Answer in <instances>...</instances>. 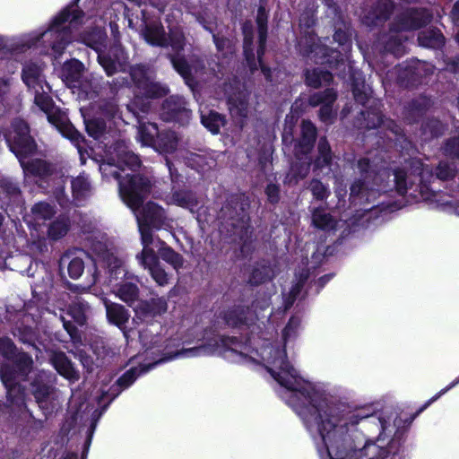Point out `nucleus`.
<instances>
[{
	"label": "nucleus",
	"instance_id": "obj_1",
	"mask_svg": "<svg viewBox=\"0 0 459 459\" xmlns=\"http://www.w3.org/2000/svg\"><path fill=\"white\" fill-rule=\"evenodd\" d=\"M300 319L292 316L281 342L252 335L248 343L218 336L206 346L234 363H263L280 385V397L303 420L321 459H396L394 440L384 433L385 424L360 411L342 414L323 397L321 386L304 377L286 358V346L299 335Z\"/></svg>",
	"mask_w": 459,
	"mask_h": 459
},
{
	"label": "nucleus",
	"instance_id": "obj_2",
	"mask_svg": "<svg viewBox=\"0 0 459 459\" xmlns=\"http://www.w3.org/2000/svg\"><path fill=\"white\" fill-rule=\"evenodd\" d=\"M104 23V18L86 16L78 10L77 4H73L56 15L46 30L29 36L23 45L30 48L41 42L45 54L56 59L73 40L78 39L95 50L100 65L108 75H112L118 70H124L128 57L118 45L114 46L108 54L104 53L107 38L102 30Z\"/></svg>",
	"mask_w": 459,
	"mask_h": 459
},
{
	"label": "nucleus",
	"instance_id": "obj_3",
	"mask_svg": "<svg viewBox=\"0 0 459 459\" xmlns=\"http://www.w3.org/2000/svg\"><path fill=\"white\" fill-rule=\"evenodd\" d=\"M140 166L139 158L131 152L124 141L117 142L105 151L100 171L105 177L108 175L119 179V194L123 202L134 212L138 229L141 234L143 246H150L153 242L150 227L155 229H167L170 227V221L165 210L155 203L149 202L138 210L143 200L151 191V183L147 178L140 175H126L121 179L119 170L126 167L134 171Z\"/></svg>",
	"mask_w": 459,
	"mask_h": 459
},
{
	"label": "nucleus",
	"instance_id": "obj_4",
	"mask_svg": "<svg viewBox=\"0 0 459 459\" xmlns=\"http://www.w3.org/2000/svg\"><path fill=\"white\" fill-rule=\"evenodd\" d=\"M130 74L138 91L132 103L127 106V109L138 118L137 140L142 145L152 147L160 153L174 152L178 144V138L175 132L160 133L155 124L143 122L139 115V111L143 113L149 111L150 99L166 95L168 89L148 77L143 66L132 68Z\"/></svg>",
	"mask_w": 459,
	"mask_h": 459
},
{
	"label": "nucleus",
	"instance_id": "obj_5",
	"mask_svg": "<svg viewBox=\"0 0 459 459\" xmlns=\"http://www.w3.org/2000/svg\"><path fill=\"white\" fill-rule=\"evenodd\" d=\"M5 140L10 150L18 158L25 178H48V181L56 186L54 194L60 205L64 206L65 203L63 197L64 177L60 176L58 172H54L52 167L46 161L35 157L37 146L29 134L27 124L21 119L14 120L5 134Z\"/></svg>",
	"mask_w": 459,
	"mask_h": 459
},
{
	"label": "nucleus",
	"instance_id": "obj_6",
	"mask_svg": "<svg viewBox=\"0 0 459 459\" xmlns=\"http://www.w3.org/2000/svg\"><path fill=\"white\" fill-rule=\"evenodd\" d=\"M167 329L161 327L159 324H151L139 333V338L142 345L146 350L157 348L158 352L163 353V358L156 360L154 363L143 365L140 368H134L126 371L119 379L117 384L126 388L131 385L135 379L142 374L148 372L155 365L177 358H192L203 355H210L213 351L210 346L200 344L192 348H182L177 351H171L169 349L176 346V340L168 336Z\"/></svg>",
	"mask_w": 459,
	"mask_h": 459
},
{
	"label": "nucleus",
	"instance_id": "obj_7",
	"mask_svg": "<svg viewBox=\"0 0 459 459\" xmlns=\"http://www.w3.org/2000/svg\"><path fill=\"white\" fill-rule=\"evenodd\" d=\"M41 64L29 62L22 69V81L34 94L35 104L47 115L48 120L65 137L70 139L79 147L82 140L81 134L69 122L65 112L55 107L51 97L48 95L50 87L47 83L42 74Z\"/></svg>",
	"mask_w": 459,
	"mask_h": 459
},
{
	"label": "nucleus",
	"instance_id": "obj_8",
	"mask_svg": "<svg viewBox=\"0 0 459 459\" xmlns=\"http://www.w3.org/2000/svg\"><path fill=\"white\" fill-rule=\"evenodd\" d=\"M92 250L97 255L98 262L107 267L108 284L111 291L131 306L138 299L139 290L134 281V277L126 272L123 261L101 243L93 244Z\"/></svg>",
	"mask_w": 459,
	"mask_h": 459
},
{
	"label": "nucleus",
	"instance_id": "obj_9",
	"mask_svg": "<svg viewBox=\"0 0 459 459\" xmlns=\"http://www.w3.org/2000/svg\"><path fill=\"white\" fill-rule=\"evenodd\" d=\"M357 168L363 178L355 181L351 186V203L356 205L375 202L381 193L386 191L387 183L385 180L390 178V172L385 169H372L367 158L360 159Z\"/></svg>",
	"mask_w": 459,
	"mask_h": 459
},
{
	"label": "nucleus",
	"instance_id": "obj_10",
	"mask_svg": "<svg viewBox=\"0 0 459 459\" xmlns=\"http://www.w3.org/2000/svg\"><path fill=\"white\" fill-rule=\"evenodd\" d=\"M181 13L179 10L168 14L166 22L169 31V37L167 38L160 23L152 22L146 24L143 30V36L147 43L152 46L164 47L170 46L174 50H182L185 46V37L181 28L178 26V20Z\"/></svg>",
	"mask_w": 459,
	"mask_h": 459
},
{
	"label": "nucleus",
	"instance_id": "obj_11",
	"mask_svg": "<svg viewBox=\"0 0 459 459\" xmlns=\"http://www.w3.org/2000/svg\"><path fill=\"white\" fill-rule=\"evenodd\" d=\"M302 139L295 148L296 160L293 162L289 182L303 179L309 172L311 159L308 152L312 149L316 134V129L310 121H303L301 125Z\"/></svg>",
	"mask_w": 459,
	"mask_h": 459
},
{
	"label": "nucleus",
	"instance_id": "obj_12",
	"mask_svg": "<svg viewBox=\"0 0 459 459\" xmlns=\"http://www.w3.org/2000/svg\"><path fill=\"white\" fill-rule=\"evenodd\" d=\"M15 370L12 371L7 368L0 369L2 381L7 390V395L11 403H18L23 400V389L20 385L21 380L31 371L32 359L26 353L22 352L16 355L14 359Z\"/></svg>",
	"mask_w": 459,
	"mask_h": 459
},
{
	"label": "nucleus",
	"instance_id": "obj_13",
	"mask_svg": "<svg viewBox=\"0 0 459 459\" xmlns=\"http://www.w3.org/2000/svg\"><path fill=\"white\" fill-rule=\"evenodd\" d=\"M309 41L311 45L306 47L303 51L311 60L316 63L328 64L330 67L335 66L337 69L343 66V69L348 67L351 70L348 59H345L340 51L329 49L321 42L316 43L314 37H309Z\"/></svg>",
	"mask_w": 459,
	"mask_h": 459
},
{
	"label": "nucleus",
	"instance_id": "obj_14",
	"mask_svg": "<svg viewBox=\"0 0 459 459\" xmlns=\"http://www.w3.org/2000/svg\"><path fill=\"white\" fill-rule=\"evenodd\" d=\"M50 375L45 371H41L37 377L31 382V392L38 403L39 406L46 414L50 413L56 407L54 401V390L49 385Z\"/></svg>",
	"mask_w": 459,
	"mask_h": 459
},
{
	"label": "nucleus",
	"instance_id": "obj_15",
	"mask_svg": "<svg viewBox=\"0 0 459 459\" xmlns=\"http://www.w3.org/2000/svg\"><path fill=\"white\" fill-rule=\"evenodd\" d=\"M143 250L137 255L136 258L139 264L146 270H148L152 278L160 286H164L169 283V274L161 267L159 258L154 250L150 246H143Z\"/></svg>",
	"mask_w": 459,
	"mask_h": 459
},
{
	"label": "nucleus",
	"instance_id": "obj_16",
	"mask_svg": "<svg viewBox=\"0 0 459 459\" xmlns=\"http://www.w3.org/2000/svg\"><path fill=\"white\" fill-rule=\"evenodd\" d=\"M161 117L167 121L176 120L185 123L190 117V110L186 108L183 98L171 96L162 104Z\"/></svg>",
	"mask_w": 459,
	"mask_h": 459
},
{
	"label": "nucleus",
	"instance_id": "obj_17",
	"mask_svg": "<svg viewBox=\"0 0 459 459\" xmlns=\"http://www.w3.org/2000/svg\"><path fill=\"white\" fill-rule=\"evenodd\" d=\"M425 171L427 173L430 172V170L425 168L423 164L418 160H413L411 161L410 173L402 170L395 171L394 182L397 191L401 195L405 194L409 185H412L416 179L420 180Z\"/></svg>",
	"mask_w": 459,
	"mask_h": 459
},
{
	"label": "nucleus",
	"instance_id": "obj_18",
	"mask_svg": "<svg viewBox=\"0 0 459 459\" xmlns=\"http://www.w3.org/2000/svg\"><path fill=\"white\" fill-rule=\"evenodd\" d=\"M83 65L76 59H72L64 64L62 68V79L73 88H82L86 93L87 98H93L95 91H88L87 86L81 82L82 76Z\"/></svg>",
	"mask_w": 459,
	"mask_h": 459
},
{
	"label": "nucleus",
	"instance_id": "obj_19",
	"mask_svg": "<svg viewBox=\"0 0 459 459\" xmlns=\"http://www.w3.org/2000/svg\"><path fill=\"white\" fill-rule=\"evenodd\" d=\"M101 299L106 308L108 322L121 329L125 337L128 338L129 332L126 329V324L130 317L128 311L122 305L111 302L105 297Z\"/></svg>",
	"mask_w": 459,
	"mask_h": 459
},
{
	"label": "nucleus",
	"instance_id": "obj_20",
	"mask_svg": "<svg viewBox=\"0 0 459 459\" xmlns=\"http://www.w3.org/2000/svg\"><path fill=\"white\" fill-rule=\"evenodd\" d=\"M336 99V92L333 89H327L324 92L315 93L309 98V104L313 107L321 105L319 117L325 123L331 122L333 112L332 104Z\"/></svg>",
	"mask_w": 459,
	"mask_h": 459
},
{
	"label": "nucleus",
	"instance_id": "obj_21",
	"mask_svg": "<svg viewBox=\"0 0 459 459\" xmlns=\"http://www.w3.org/2000/svg\"><path fill=\"white\" fill-rule=\"evenodd\" d=\"M167 309L168 304L164 298H153L150 301L141 302L134 311L137 318L146 320L165 313Z\"/></svg>",
	"mask_w": 459,
	"mask_h": 459
},
{
	"label": "nucleus",
	"instance_id": "obj_22",
	"mask_svg": "<svg viewBox=\"0 0 459 459\" xmlns=\"http://www.w3.org/2000/svg\"><path fill=\"white\" fill-rule=\"evenodd\" d=\"M248 97L247 91H238L228 97L230 112L234 118H239V123L248 115Z\"/></svg>",
	"mask_w": 459,
	"mask_h": 459
},
{
	"label": "nucleus",
	"instance_id": "obj_23",
	"mask_svg": "<svg viewBox=\"0 0 459 459\" xmlns=\"http://www.w3.org/2000/svg\"><path fill=\"white\" fill-rule=\"evenodd\" d=\"M51 363L56 371L70 382L79 379V372L63 352H55L51 356Z\"/></svg>",
	"mask_w": 459,
	"mask_h": 459
},
{
	"label": "nucleus",
	"instance_id": "obj_24",
	"mask_svg": "<svg viewBox=\"0 0 459 459\" xmlns=\"http://www.w3.org/2000/svg\"><path fill=\"white\" fill-rule=\"evenodd\" d=\"M429 15L425 12L411 10L401 18L400 24L394 30H416L429 22Z\"/></svg>",
	"mask_w": 459,
	"mask_h": 459
},
{
	"label": "nucleus",
	"instance_id": "obj_25",
	"mask_svg": "<svg viewBox=\"0 0 459 459\" xmlns=\"http://www.w3.org/2000/svg\"><path fill=\"white\" fill-rule=\"evenodd\" d=\"M84 258L90 260L89 255L82 250L77 251L74 257H70L69 254L65 255L61 258V264L68 262V273L71 278L78 279L84 270Z\"/></svg>",
	"mask_w": 459,
	"mask_h": 459
},
{
	"label": "nucleus",
	"instance_id": "obj_26",
	"mask_svg": "<svg viewBox=\"0 0 459 459\" xmlns=\"http://www.w3.org/2000/svg\"><path fill=\"white\" fill-rule=\"evenodd\" d=\"M257 25H258V32H259V48L257 50L259 64L262 69L263 74L268 80H273L271 78V70L266 68L262 63V55L264 54V44L266 40V16L264 14V9L260 8L258 10L257 14Z\"/></svg>",
	"mask_w": 459,
	"mask_h": 459
},
{
	"label": "nucleus",
	"instance_id": "obj_27",
	"mask_svg": "<svg viewBox=\"0 0 459 459\" xmlns=\"http://www.w3.org/2000/svg\"><path fill=\"white\" fill-rule=\"evenodd\" d=\"M167 203L188 209L191 212H194L199 201L191 191L180 190L174 192L171 196L168 197Z\"/></svg>",
	"mask_w": 459,
	"mask_h": 459
},
{
	"label": "nucleus",
	"instance_id": "obj_28",
	"mask_svg": "<svg viewBox=\"0 0 459 459\" xmlns=\"http://www.w3.org/2000/svg\"><path fill=\"white\" fill-rule=\"evenodd\" d=\"M89 309L90 307L85 301L81 299H76L69 306L66 316L73 319L77 325H82L86 322Z\"/></svg>",
	"mask_w": 459,
	"mask_h": 459
},
{
	"label": "nucleus",
	"instance_id": "obj_29",
	"mask_svg": "<svg viewBox=\"0 0 459 459\" xmlns=\"http://www.w3.org/2000/svg\"><path fill=\"white\" fill-rule=\"evenodd\" d=\"M393 9V4L390 0H384L380 2L372 16L371 14L365 17L364 22L368 25H377L378 22L386 20Z\"/></svg>",
	"mask_w": 459,
	"mask_h": 459
},
{
	"label": "nucleus",
	"instance_id": "obj_30",
	"mask_svg": "<svg viewBox=\"0 0 459 459\" xmlns=\"http://www.w3.org/2000/svg\"><path fill=\"white\" fill-rule=\"evenodd\" d=\"M202 124L212 134H217L220 128L224 126L225 119L219 113L214 111L205 112L201 110Z\"/></svg>",
	"mask_w": 459,
	"mask_h": 459
},
{
	"label": "nucleus",
	"instance_id": "obj_31",
	"mask_svg": "<svg viewBox=\"0 0 459 459\" xmlns=\"http://www.w3.org/2000/svg\"><path fill=\"white\" fill-rule=\"evenodd\" d=\"M419 43L422 47L439 48L444 44V37L437 30H427L420 33Z\"/></svg>",
	"mask_w": 459,
	"mask_h": 459
},
{
	"label": "nucleus",
	"instance_id": "obj_32",
	"mask_svg": "<svg viewBox=\"0 0 459 459\" xmlns=\"http://www.w3.org/2000/svg\"><path fill=\"white\" fill-rule=\"evenodd\" d=\"M332 78V74L322 68H316L312 71H307L306 74L307 83L314 88H318L324 84L329 83Z\"/></svg>",
	"mask_w": 459,
	"mask_h": 459
},
{
	"label": "nucleus",
	"instance_id": "obj_33",
	"mask_svg": "<svg viewBox=\"0 0 459 459\" xmlns=\"http://www.w3.org/2000/svg\"><path fill=\"white\" fill-rule=\"evenodd\" d=\"M247 312L249 313V310H246L241 307L232 308L225 313L224 320L228 325L233 327L240 326L242 325H248L249 318L245 316Z\"/></svg>",
	"mask_w": 459,
	"mask_h": 459
},
{
	"label": "nucleus",
	"instance_id": "obj_34",
	"mask_svg": "<svg viewBox=\"0 0 459 459\" xmlns=\"http://www.w3.org/2000/svg\"><path fill=\"white\" fill-rule=\"evenodd\" d=\"M72 192L75 200L81 201L85 198L91 192V185L88 178L84 175H80L74 178L71 182Z\"/></svg>",
	"mask_w": 459,
	"mask_h": 459
},
{
	"label": "nucleus",
	"instance_id": "obj_35",
	"mask_svg": "<svg viewBox=\"0 0 459 459\" xmlns=\"http://www.w3.org/2000/svg\"><path fill=\"white\" fill-rule=\"evenodd\" d=\"M70 228L67 218L60 217L54 221L48 229V237L56 240L66 235Z\"/></svg>",
	"mask_w": 459,
	"mask_h": 459
},
{
	"label": "nucleus",
	"instance_id": "obj_36",
	"mask_svg": "<svg viewBox=\"0 0 459 459\" xmlns=\"http://www.w3.org/2000/svg\"><path fill=\"white\" fill-rule=\"evenodd\" d=\"M312 221L315 227L324 230H333L336 225V221L333 217L325 211L320 209H316L313 212Z\"/></svg>",
	"mask_w": 459,
	"mask_h": 459
},
{
	"label": "nucleus",
	"instance_id": "obj_37",
	"mask_svg": "<svg viewBox=\"0 0 459 459\" xmlns=\"http://www.w3.org/2000/svg\"><path fill=\"white\" fill-rule=\"evenodd\" d=\"M34 224L40 225L47 220H49L54 214L55 210L53 206L47 203H38L31 209Z\"/></svg>",
	"mask_w": 459,
	"mask_h": 459
},
{
	"label": "nucleus",
	"instance_id": "obj_38",
	"mask_svg": "<svg viewBox=\"0 0 459 459\" xmlns=\"http://www.w3.org/2000/svg\"><path fill=\"white\" fill-rule=\"evenodd\" d=\"M332 160L331 149L325 139L318 143V156L315 161V169H323L329 166Z\"/></svg>",
	"mask_w": 459,
	"mask_h": 459
},
{
	"label": "nucleus",
	"instance_id": "obj_39",
	"mask_svg": "<svg viewBox=\"0 0 459 459\" xmlns=\"http://www.w3.org/2000/svg\"><path fill=\"white\" fill-rule=\"evenodd\" d=\"M160 255L162 260L171 264L175 270H178L183 265L182 256L169 247L160 248Z\"/></svg>",
	"mask_w": 459,
	"mask_h": 459
},
{
	"label": "nucleus",
	"instance_id": "obj_40",
	"mask_svg": "<svg viewBox=\"0 0 459 459\" xmlns=\"http://www.w3.org/2000/svg\"><path fill=\"white\" fill-rule=\"evenodd\" d=\"M83 117H85L83 115ZM86 130L91 137L99 139L105 133V123L100 118L87 119L84 117Z\"/></svg>",
	"mask_w": 459,
	"mask_h": 459
},
{
	"label": "nucleus",
	"instance_id": "obj_41",
	"mask_svg": "<svg viewBox=\"0 0 459 459\" xmlns=\"http://www.w3.org/2000/svg\"><path fill=\"white\" fill-rule=\"evenodd\" d=\"M307 276H308V273L307 271H303L300 273L298 282L291 288L289 296L285 298V300H284V309L285 310L289 309L292 306L296 297L299 294V292L302 289L303 283L307 279Z\"/></svg>",
	"mask_w": 459,
	"mask_h": 459
},
{
	"label": "nucleus",
	"instance_id": "obj_42",
	"mask_svg": "<svg viewBox=\"0 0 459 459\" xmlns=\"http://www.w3.org/2000/svg\"><path fill=\"white\" fill-rule=\"evenodd\" d=\"M373 118L372 120L368 118V121L367 122V127L368 128H374L377 126H379L381 125H385V122L383 120V117L378 113H373ZM386 126L390 128V130L395 134H399V127L397 125H395L393 121H386Z\"/></svg>",
	"mask_w": 459,
	"mask_h": 459
},
{
	"label": "nucleus",
	"instance_id": "obj_43",
	"mask_svg": "<svg viewBox=\"0 0 459 459\" xmlns=\"http://www.w3.org/2000/svg\"><path fill=\"white\" fill-rule=\"evenodd\" d=\"M243 32L245 35L244 39V54L246 56L247 61L248 62L251 69H253L252 62L254 61V54L251 48L252 44V32L248 30L247 25H245L243 28Z\"/></svg>",
	"mask_w": 459,
	"mask_h": 459
},
{
	"label": "nucleus",
	"instance_id": "obj_44",
	"mask_svg": "<svg viewBox=\"0 0 459 459\" xmlns=\"http://www.w3.org/2000/svg\"><path fill=\"white\" fill-rule=\"evenodd\" d=\"M271 270L266 266L261 268H255L250 277V282L252 284H259L266 280L271 279Z\"/></svg>",
	"mask_w": 459,
	"mask_h": 459
},
{
	"label": "nucleus",
	"instance_id": "obj_45",
	"mask_svg": "<svg viewBox=\"0 0 459 459\" xmlns=\"http://www.w3.org/2000/svg\"><path fill=\"white\" fill-rule=\"evenodd\" d=\"M174 68L181 74L182 77L187 79L192 74L193 68L188 65L185 59L173 57L171 59Z\"/></svg>",
	"mask_w": 459,
	"mask_h": 459
},
{
	"label": "nucleus",
	"instance_id": "obj_46",
	"mask_svg": "<svg viewBox=\"0 0 459 459\" xmlns=\"http://www.w3.org/2000/svg\"><path fill=\"white\" fill-rule=\"evenodd\" d=\"M310 190L314 195L315 198L318 200H324L328 197L329 191L326 186H325L320 181L318 180H312L310 183Z\"/></svg>",
	"mask_w": 459,
	"mask_h": 459
},
{
	"label": "nucleus",
	"instance_id": "obj_47",
	"mask_svg": "<svg viewBox=\"0 0 459 459\" xmlns=\"http://www.w3.org/2000/svg\"><path fill=\"white\" fill-rule=\"evenodd\" d=\"M101 115L107 118L116 120H123L122 117L119 114L118 108L114 102H108L103 107H101Z\"/></svg>",
	"mask_w": 459,
	"mask_h": 459
},
{
	"label": "nucleus",
	"instance_id": "obj_48",
	"mask_svg": "<svg viewBox=\"0 0 459 459\" xmlns=\"http://www.w3.org/2000/svg\"><path fill=\"white\" fill-rule=\"evenodd\" d=\"M438 178L446 180L455 175V168L445 162H440L436 170Z\"/></svg>",
	"mask_w": 459,
	"mask_h": 459
},
{
	"label": "nucleus",
	"instance_id": "obj_49",
	"mask_svg": "<svg viewBox=\"0 0 459 459\" xmlns=\"http://www.w3.org/2000/svg\"><path fill=\"white\" fill-rule=\"evenodd\" d=\"M333 39L339 43V45L342 48L343 51H347L351 48V42L349 39V35L342 30H337L333 35Z\"/></svg>",
	"mask_w": 459,
	"mask_h": 459
},
{
	"label": "nucleus",
	"instance_id": "obj_50",
	"mask_svg": "<svg viewBox=\"0 0 459 459\" xmlns=\"http://www.w3.org/2000/svg\"><path fill=\"white\" fill-rule=\"evenodd\" d=\"M0 352L6 358L14 354V346L9 338L0 339Z\"/></svg>",
	"mask_w": 459,
	"mask_h": 459
},
{
	"label": "nucleus",
	"instance_id": "obj_51",
	"mask_svg": "<svg viewBox=\"0 0 459 459\" xmlns=\"http://www.w3.org/2000/svg\"><path fill=\"white\" fill-rule=\"evenodd\" d=\"M445 152L448 156L459 159V139L453 138L448 141L445 147Z\"/></svg>",
	"mask_w": 459,
	"mask_h": 459
},
{
	"label": "nucleus",
	"instance_id": "obj_52",
	"mask_svg": "<svg viewBox=\"0 0 459 459\" xmlns=\"http://www.w3.org/2000/svg\"><path fill=\"white\" fill-rule=\"evenodd\" d=\"M61 321L63 322L64 328L66 330V332L69 333L71 338L74 339L76 336V329L74 324L71 322L70 319H67L65 316H60Z\"/></svg>",
	"mask_w": 459,
	"mask_h": 459
},
{
	"label": "nucleus",
	"instance_id": "obj_53",
	"mask_svg": "<svg viewBox=\"0 0 459 459\" xmlns=\"http://www.w3.org/2000/svg\"><path fill=\"white\" fill-rule=\"evenodd\" d=\"M459 384V377H456L453 382H451L446 387H445L444 389H442L438 394H437L434 397H432L429 402L428 403L426 404V406L429 405L431 403L437 401L440 396H442L443 394H445L446 392H448L450 389H452L453 387H455V385H457Z\"/></svg>",
	"mask_w": 459,
	"mask_h": 459
},
{
	"label": "nucleus",
	"instance_id": "obj_54",
	"mask_svg": "<svg viewBox=\"0 0 459 459\" xmlns=\"http://www.w3.org/2000/svg\"><path fill=\"white\" fill-rule=\"evenodd\" d=\"M266 195L268 196V199L272 203H275L278 201L279 198V188L275 185H269L266 188Z\"/></svg>",
	"mask_w": 459,
	"mask_h": 459
},
{
	"label": "nucleus",
	"instance_id": "obj_55",
	"mask_svg": "<svg viewBox=\"0 0 459 459\" xmlns=\"http://www.w3.org/2000/svg\"><path fill=\"white\" fill-rule=\"evenodd\" d=\"M402 45V39L399 38L394 39V43L392 41L388 42L385 46L387 51L393 52L394 55H398L400 53V46Z\"/></svg>",
	"mask_w": 459,
	"mask_h": 459
},
{
	"label": "nucleus",
	"instance_id": "obj_56",
	"mask_svg": "<svg viewBox=\"0 0 459 459\" xmlns=\"http://www.w3.org/2000/svg\"><path fill=\"white\" fill-rule=\"evenodd\" d=\"M213 40L219 51H222L224 48H230V42L226 39H220L213 35Z\"/></svg>",
	"mask_w": 459,
	"mask_h": 459
},
{
	"label": "nucleus",
	"instance_id": "obj_57",
	"mask_svg": "<svg viewBox=\"0 0 459 459\" xmlns=\"http://www.w3.org/2000/svg\"><path fill=\"white\" fill-rule=\"evenodd\" d=\"M353 94L355 99L360 102H364L365 99L367 98L366 90L363 89V91H360L359 85L356 82L353 84Z\"/></svg>",
	"mask_w": 459,
	"mask_h": 459
},
{
	"label": "nucleus",
	"instance_id": "obj_58",
	"mask_svg": "<svg viewBox=\"0 0 459 459\" xmlns=\"http://www.w3.org/2000/svg\"><path fill=\"white\" fill-rule=\"evenodd\" d=\"M451 17L453 19V22L456 25H459V1L455 4L451 13Z\"/></svg>",
	"mask_w": 459,
	"mask_h": 459
},
{
	"label": "nucleus",
	"instance_id": "obj_59",
	"mask_svg": "<svg viewBox=\"0 0 459 459\" xmlns=\"http://www.w3.org/2000/svg\"><path fill=\"white\" fill-rule=\"evenodd\" d=\"M9 80L0 78V96L6 92L8 88Z\"/></svg>",
	"mask_w": 459,
	"mask_h": 459
},
{
	"label": "nucleus",
	"instance_id": "obj_60",
	"mask_svg": "<svg viewBox=\"0 0 459 459\" xmlns=\"http://www.w3.org/2000/svg\"><path fill=\"white\" fill-rule=\"evenodd\" d=\"M9 185H10V186L6 188V191H7L9 194H11V195H16V194H18V193H19V189H18V187L16 186V185H13V184H12V183H10Z\"/></svg>",
	"mask_w": 459,
	"mask_h": 459
},
{
	"label": "nucleus",
	"instance_id": "obj_61",
	"mask_svg": "<svg viewBox=\"0 0 459 459\" xmlns=\"http://www.w3.org/2000/svg\"><path fill=\"white\" fill-rule=\"evenodd\" d=\"M335 193L339 199H341L342 197H344L346 195V191L342 188H336Z\"/></svg>",
	"mask_w": 459,
	"mask_h": 459
},
{
	"label": "nucleus",
	"instance_id": "obj_62",
	"mask_svg": "<svg viewBox=\"0 0 459 459\" xmlns=\"http://www.w3.org/2000/svg\"><path fill=\"white\" fill-rule=\"evenodd\" d=\"M454 70L457 73H459V59L455 62H454Z\"/></svg>",
	"mask_w": 459,
	"mask_h": 459
},
{
	"label": "nucleus",
	"instance_id": "obj_63",
	"mask_svg": "<svg viewBox=\"0 0 459 459\" xmlns=\"http://www.w3.org/2000/svg\"><path fill=\"white\" fill-rule=\"evenodd\" d=\"M167 166L169 168V170L170 174L172 175V169H171V166H170V162L169 160H167Z\"/></svg>",
	"mask_w": 459,
	"mask_h": 459
},
{
	"label": "nucleus",
	"instance_id": "obj_64",
	"mask_svg": "<svg viewBox=\"0 0 459 459\" xmlns=\"http://www.w3.org/2000/svg\"><path fill=\"white\" fill-rule=\"evenodd\" d=\"M431 132H432V134H433V135H437V134H438V133H437V131L436 129H433Z\"/></svg>",
	"mask_w": 459,
	"mask_h": 459
}]
</instances>
